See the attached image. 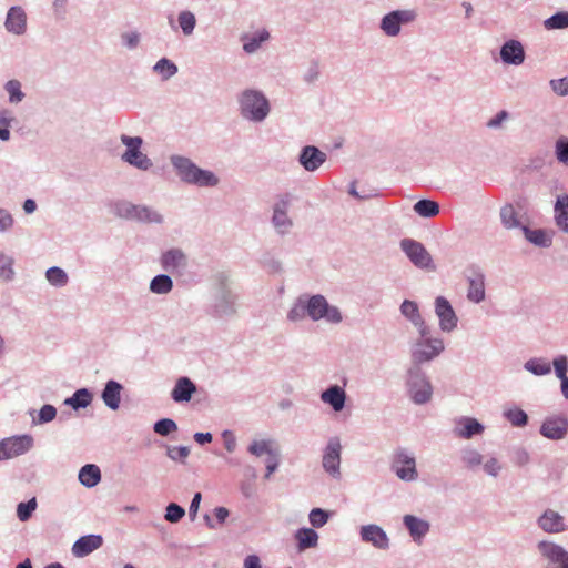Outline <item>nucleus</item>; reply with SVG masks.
<instances>
[{
    "instance_id": "nucleus-36",
    "label": "nucleus",
    "mask_w": 568,
    "mask_h": 568,
    "mask_svg": "<svg viewBox=\"0 0 568 568\" xmlns=\"http://www.w3.org/2000/svg\"><path fill=\"white\" fill-rule=\"evenodd\" d=\"M92 402V394L87 388L78 389L72 397L64 400L65 405L72 406L74 409L85 408Z\"/></svg>"
},
{
    "instance_id": "nucleus-24",
    "label": "nucleus",
    "mask_w": 568,
    "mask_h": 568,
    "mask_svg": "<svg viewBox=\"0 0 568 568\" xmlns=\"http://www.w3.org/2000/svg\"><path fill=\"white\" fill-rule=\"evenodd\" d=\"M403 521L405 527L408 529L409 535L416 542H420L429 531V524L413 515H405Z\"/></svg>"
},
{
    "instance_id": "nucleus-1",
    "label": "nucleus",
    "mask_w": 568,
    "mask_h": 568,
    "mask_svg": "<svg viewBox=\"0 0 568 568\" xmlns=\"http://www.w3.org/2000/svg\"><path fill=\"white\" fill-rule=\"evenodd\" d=\"M171 162L178 175L186 183L199 186H215L219 183L213 172L200 169L187 158L173 155Z\"/></svg>"
},
{
    "instance_id": "nucleus-28",
    "label": "nucleus",
    "mask_w": 568,
    "mask_h": 568,
    "mask_svg": "<svg viewBox=\"0 0 568 568\" xmlns=\"http://www.w3.org/2000/svg\"><path fill=\"white\" fill-rule=\"evenodd\" d=\"M321 399L335 412H341L345 406L346 394L342 387L334 385L322 393Z\"/></svg>"
},
{
    "instance_id": "nucleus-5",
    "label": "nucleus",
    "mask_w": 568,
    "mask_h": 568,
    "mask_svg": "<svg viewBox=\"0 0 568 568\" xmlns=\"http://www.w3.org/2000/svg\"><path fill=\"white\" fill-rule=\"evenodd\" d=\"M114 213L124 219L146 223H162L163 216L145 205H135L128 201H119L114 204Z\"/></svg>"
},
{
    "instance_id": "nucleus-14",
    "label": "nucleus",
    "mask_w": 568,
    "mask_h": 568,
    "mask_svg": "<svg viewBox=\"0 0 568 568\" xmlns=\"http://www.w3.org/2000/svg\"><path fill=\"white\" fill-rule=\"evenodd\" d=\"M392 469L403 480L412 481L417 478L415 458L404 450H398L393 459Z\"/></svg>"
},
{
    "instance_id": "nucleus-51",
    "label": "nucleus",
    "mask_w": 568,
    "mask_h": 568,
    "mask_svg": "<svg viewBox=\"0 0 568 568\" xmlns=\"http://www.w3.org/2000/svg\"><path fill=\"white\" fill-rule=\"evenodd\" d=\"M505 417L511 423V425L517 427L525 426L528 422L527 414L518 408L506 410Z\"/></svg>"
},
{
    "instance_id": "nucleus-64",
    "label": "nucleus",
    "mask_w": 568,
    "mask_h": 568,
    "mask_svg": "<svg viewBox=\"0 0 568 568\" xmlns=\"http://www.w3.org/2000/svg\"><path fill=\"white\" fill-rule=\"evenodd\" d=\"M13 225L12 215L4 209H0V232L10 230Z\"/></svg>"
},
{
    "instance_id": "nucleus-42",
    "label": "nucleus",
    "mask_w": 568,
    "mask_h": 568,
    "mask_svg": "<svg viewBox=\"0 0 568 568\" xmlns=\"http://www.w3.org/2000/svg\"><path fill=\"white\" fill-rule=\"evenodd\" d=\"M400 313L412 322V324H422L418 305L409 300H405L400 305Z\"/></svg>"
},
{
    "instance_id": "nucleus-19",
    "label": "nucleus",
    "mask_w": 568,
    "mask_h": 568,
    "mask_svg": "<svg viewBox=\"0 0 568 568\" xmlns=\"http://www.w3.org/2000/svg\"><path fill=\"white\" fill-rule=\"evenodd\" d=\"M298 161L306 171L313 172L326 161V154L316 146L307 145L302 149Z\"/></svg>"
},
{
    "instance_id": "nucleus-15",
    "label": "nucleus",
    "mask_w": 568,
    "mask_h": 568,
    "mask_svg": "<svg viewBox=\"0 0 568 568\" xmlns=\"http://www.w3.org/2000/svg\"><path fill=\"white\" fill-rule=\"evenodd\" d=\"M568 432V418L565 416H551L545 419L540 427V434L549 439H562Z\"/></svg>"
},
{
    "instance_id": "nucleus-7",
    "label": "nucleus",
    "mask_w": 568,
    "mask_h": 568,
    "mask_svg": "<svg viewBox=\"0 0 568 568\" xmlns=\"http://www.w3.org/2000/svg\"><path fill=\"white\" fill-rule=\"evenodd\" d=\"M400 247L416 267L430 271L435 270L432 255L420 242L404 239L400 241Z\"/></svg>"
},
{
    "instance_id": "nucleus-27",
    "label": "nucleus",
    "mask_w": 568,
    "mask_h": 568,
    "mask_svg": "<svg viewBox=\"0 0 568 568\" xmlns=\"http://www.w3.org/2000/svg\"><path fill=\"white\" fill-rule=\"evenodd\" d=\"M484 432V426L475 418L463 417L460 418L455 428L457 436L462 438H471L475 435H479Z\"/></svg>"
},
{
    "instance_id": "nucleus-13",
    "label": "nucleus",
    "mask_w": 568,
    "mask_h": 568,
    "mask_svg": "<svg viewBox=\"0 0 568 568\" xmlns=\"http://www.w3.org/2000/svg\"><path fill=\"white\" fill-rule=\"evenodd\" d=\"M467 298L473 303H480L485 300V274L477 266L467 270Z\"/></svg>"
},
{
    "instance_id": "nucleus-43",
    "label": "nucleus",
    "mask_w": 568,
    "mask_h": 568,
    "mask_svg": "<svg viewBox=\"0 0 568 568\" xmlns=\"http://www.w3.org/2000/svg\"><path fill=\"white\" fill-rule=\"evenodd\" d=\"M500 219L503 224L508 229L517 227L520 224L517 217V212L511 204H507L501 207Z\"/></svg>"
},
{
    "instance_id": "nucleus-62",
    "label": "nucleus",
    "mask_w": 568,
    "mask_h": 568,
    "mask_svg": "<svg viewBox=\"0 0 568 568\" xmlns=\"http://www.w3.org/2000/svg\"><path fill=\"white\" fill-rule=\"evenodd\" d=\"M323 318L334 324L341 323L343 320L339 310L336 306H332L329 304H327Z\"/></svg>"
},
{
    "instance_id": "nucleus-16",
    "label": "nucleus",
    "mask_w": 568,
    "mask_h": 568,
    "mask_svg": "<svg viewBox=\"0 0 568 568\" xmlns=\"http://www.w3.org/2000/svg\"><path fill=\"white\" fill-rule=\"evenodd\" d=\"M435 311L439 318V326L444 332H452L457 326V316L445 297L438 296L436 298Z\"/></svg>"
},
{
    "instance_id": "nucleus-56",
    "label": "nucleus",
    "mask_w": 568,
    "mask_h": 568,
    "mask_svg": "<svg viewBox=\"0 0 568 568\" xmlns=\"http://www.w3.org/2000/svg\"><path fill=\"white\" fill-rule=\"evenodd\" d=\"M308 518L313 527L321 528L327 523L328 514L321 508H314L311 510Z\"/></svg>"
},
{
    "instance_id": "nucleus-25",
    "label": "nucleus",
    "mask_w": 568,
    "mask_h": 568,
    "mask_svg": "<svg viewBox=\"0 0 568 568\" xmlns=\"http://www.w3.org/2000/svg\"><path fill=\"white\" fill-rule=\"evenodd\" d=\"M123 386L115 381H109L102 390L101 397L104 404L112 410H116L121 403Z\"/></svg>"
},
{
    "instance_id": "nucleus-2",
    "label": "nucleus",
    "mask_w": 568,
    "mask_h": 568,
    "mask_svg": "<svg viewBox=\"0 0 568 568\" xmlns=\"http://www.w3.org/2000/svg\"><path fill=\"white\" fill-rule=\"evenodd\" d=\"M418 328L419 339L415 343L412 351V361L415 364L430 362L437 357L445 348L444 342L440 338L430 336V329L422 318V324H413Z\"/></svg>"
},
{
    "instance_id": "nucleus-63",
    "label": "nucleus",
    "mask_w": 568,
    "mask_h": 568,
    "mask_svg": "<svg viewBox=\"0 0 568 568\" xmlns=\"http://www.w3.org/2000/svg\"><path fill=\"white\" fill-rule=\"evenodd\" d=\"M511 460L517 466H525L529 462V454L524 448H517L513 452Z\"/></svg>"
},
{
    "instance_id": "nucleus-59",
    "label": "nucleus",
    "mask_w": 568,
    "mask_h": 568,
    "mask_svg": "<svg viewBox=\"0 0 568 568\" xmlns=\"http://www.w3.org/2000/svg\"><path fill=\"white\" fill-rule=\"evenodd\" d=\"M551 90L560 95L566 97L568 95V78H561V79H554L549 82Z\"/></svg>"
},
{
    "instance_id": "nucleus-8",
    "label": "nucleus",
    "mask_w": 568,
    "mask_h": 568,
    "mask_svg": "<svg viewBox=\"0 0 568 568\" xmlns=\"http://www.w3.org/2000/svg\"><path fill=\"white\" fill-rule=\"evenodd\" d=\"M33 446L31 435L6 438L0 442V460L17 457L27 453Z\"/></svg>"
},
{
    "instance_id": "nucleus-49",
    "label": "nucleus",
    "mask_w": 568,
    "mask_h": 568,
    "mask_svg": "<svg viewBox=\"0 0 568 568\" xmlns=\"http://www.w3.org/2000/svg\"><path fill=\"white\" fill-rule=\"evenodd\" d=\"M13 260L0 253V278L3 281H11L14 272L12 268Z\"/></svg>"
},
{
    "instance_id": "nucleus-4",
    "label": "nucleus",
    "mask_w": 568,
    "mask_h": 568,
    "mask_svg": "<svg viewBox=\"0 0 568 568\" xmlns=\"http://www.w3.org/2000/svg\"><path fill=\"white\" fill-rule=\"evenodd\" d=\"M415 364L407 373V387L409 395L415 404L422 405L430 400L433 387L426 374Z\"/></svg>"
},
{
    "instance_id": "nucleus-41",
    "label": "nucleus",
    "mask_w": 568,
    "mask_h": 568,
    "mask_svg": "<svg viewBox=\"0 0 568 568\" xmlns=\"http://www.w3.org/2000/svg\"><path fill=\"white\" fill-rule=\"evenodd\" d=\"M154 72L161 75L162 80H169L178 72V67L169 59H160L153 67Z\"/></svg>"
},
{
    "instance_id": "nucleus-12",
    "label": "nucleus",
    "mask_w": 568,
    "mask_h": 568,
    "mask_svg": "<svg viewBox=\"0 0 568 568\" xmlns=\"http://www.w3.org/2000/svg\"><path fill=\"white\" fill-rule=\"evenodd\" d=\"M538 549L547 560L546 568H568V551L561 546L554 542L540 541Z\"/></svg>"
},
{
    "instance_id": "nucleus-20",
    "label": "nucleus",
    "mask_w": 568,
    "mask_h": 568,
    "mask_svg": "<svg viewBox=\"0 0 568 568\" xmlns=\"http://www.w3.org/2000/svg\"><path fill=\"white\" fill-rule=\"evenodd\" d=\"M539 527L550 534L562 532L566 530V524L562 516L552 509H547L538 519Z\"/></svg>"
},
{
    "instance_id": "nucleus-52",
    "label": "nucleus",
    "mask_w": 568,
    "mask_h": 568,
    "mask_svg": "<svg viewBox=\"0 0 568 568\" xmlns=\"http://www.w3.org/2000/svg\"><path fill=\"white\" fill-rule=\"evenodd\" d=\"M270 440H254L248 446V452L254 456H262L263 454H266L270 456L272 453H274L276 449H272Z\"/></svg>"
},
{
    "instance_id": "nucleus-38",
    "label": "nucleus",
    "mask_w": 568,
    "mask_h": 568,
    "mask_svg": "<svg viewBox=\"0 0 568 568\" xmlns=\"http://www.w3.org/2000/svg\"><path fill=\"white\" fill-rule=\"evenodd\" d=\"M414 211L423 217H434L439 213V205L432 200H419L414 205Z\"/></svg>"
},
{
    "instance_id": "nucleus-21",
    "label": "nucleus",
    "mask_w": 568,
    "mask_h": 568,
    "mask_svg": "<svg viewBox=\"0 0 568 568\" xmlns=\"http://www.w3.org/2000/svg\"><path fill=\"white\" fill-rule=\"evenodd\" d=\"M500 58L507 64L519 65L525 60V51L517 40H509L500 49Z\"/></svg>"
},
{
    "instance_id": "nucleus-34",
    "label": "nucleus",
    "mask_w": 568,
    "mask_h": 568,
    "mask_svg": "<svg viewBox=\"0 0 568 568\" xmlns=\"http://www.w3.org/2000/svg\"><path fill=\"white\" fill-rule=\"evenodd\" d=\"M268 38L270 33L266 30L252 36L245 34L242 37L243 50L246 53H254L260 49L262 42L268 40Z\"/></svg>"
},
{
    "instance_id": "nucleus-44",
    "label": "nucleus",
    "mask_w": 568,
    "mask_h": 568,
    "mask_svg": "<svg viewBox=\"0 0 568 568\" xmlns=\"http://www.w3.org/2000/svg\"><path fill=\"white\" fill-rule=\"evenodd\" d=\"M179 24L185 36H190L193 33L196 19L195 16L191 11H182L179 14Z\"/></svg>"
},
{
    "instance_id": "nucleus-50",
    "label": "nucleus",
    "mask_w": 568,
    "mask_h": 568,
    "mask_svg": "<svg viewBox=\"0 0 568 568\" xmlns=\"http://www.w3.org/2000/svg\"><path fill=\"white\" fill-rule=\"evenodd\" d=\"M462 462L468 468L477 467L483 462V456L475 449H465L462 453Z\"/></svg>"
},
{
    "instance_id": "nucleus-48",
    "label": "nucleus",
    "mask_w": 568,
    "mask_h": 568,
    "mask_svg": "<svg viewBox=\"0 0 568 568\" xmlns=\"http://www.w3.org/2000/svg\"><path fill=\"white\" fill-rule=\"evenodd\" d=\"M37 508L36 498H31L27 503H20L17 507V516L21 521H27L31 518L32 513Z\"/></svg>"
},
{
    "instance_id": "nucleus-40",
    "label": "nucleus",
    "mask_w": 568,
    "mask_h": 568,
    "mask_svg": "<svg viewBox=\"0 0 568 568\" xmlns=\"http://www.w3.org/2000/svg\"><path fill=\"white\" fill-rule=\"evenodd\" d=\"M173 282L169 275H156L150 283L151 292L155 294H166L171 292Z\"/></svg>"
},
{
    "instance_id": "nucleus-57",
    "label": "nucleus",
    "mask_w": 568,
    "mask_h": 568,
    "mask_svg": "<svg viewBox=\"0 0 568 568\" xmlns=\"http://www.w3.org/2000/svg\"><path fill=\"white\" fill-rule=\"evenodd\" d=\"M6 90L10 95L11 102H20L24 97V94L21 91V84L17 80L8 81L6 84Z\"/></svg>"
},
{
    "instance_id": "nucleus-47",
    "label": "nucleus",
    "mask_w": 568,
    "mask_h": 568,
    "mask_svg": "<svg viewBox=\"0 0 568 568\" xmlns=\"http://www.w3.org/2000/svg\"><path fill=\"white\" fill-rule=\"evenodd\" d=\"M185 515L183 507L175 503H170L166 506L164 518L166 521L175 524L179 523Z\"/></svg>"
},
{
    "instance_id": "nucleus-46",
    "label": "nucleus",
    "mask_w": 568,
    "mask_h": 568,
    "mask_svg": "<svg viewBox=\"0 0 568 568\" xmlns=\"http://www.w3.org/2000/svg\"><path fill=\"white\" fill-rule=\"evenodd\" d=\"M45 277L54 286H64L68 283L67 273L57 266L50 267L45 273Z\"/></svg>"
},
{
    "instance_id": "nucleus-54",
    "label": "nucleus",
    "mask_w": 568,
    "mask_h": 568,
    "mask_svg": "<svg viewBox=\"0 0 568 568\" xmlns=\"http://www.w3.org/2000/svg\"><path fill=\"white\" fill-rule=\"evenodd\" d=\"M166 455L174 462L185 463L190 455V448L186 446H169Z\"/></svg>"
},
{
    "instance_id": "nucleus-31",
    "label": "nucleus",
    "mask_w": 568,
    "mask_h": 568,
    "mask_svg": "<svg viewBox=\"0 0 568 568\" xmlns=\"http://www.w3.org/2000/svg\"><path fill=\"white\" fill-rule=\"evenodd\" d=\"M327 301L323 295H313L306 298L307 316L313 321H318L324 317L327 307Z\"/></svg>"
},
{
    "instance_id": "nucleus-37",
    "label": "nucleus",
    "mask_w": 568,
    "mask_h": 568,
    "mask_svg": "<svg viewBox=\"0 0 568 568\" xmlns=\"http://www.w3.org/2000/svg\"><path fill=\"white\" fill-rule=\"evenodd\" d=\"M524 367L526 371H528L537 376L546 375L551 372L550 363L541 357H535V358L528 359L525 363Z\"/></svg>"
},
{
    "instance_id": "nucleus-26",
    "label": "nucleus",
    "mask_w": 568,
    "mask_h": 568,
    "mask_svg": "<svg viewBox=\"0 0 568 568\" xmlns=\"http://www.w3.org/2000/svg\"><path fill=\"white\" fill-rule=\"evenodd\" d=\"M195 390V384L190 378L181 377L172 389L171 396L176 403L189 402Z\"/></svg>"
},
{
    "instance_id": "nucleus-29",
    "label": "nucleus",
    "mask_w": 568,
    "mask_h": 568,
    "mask_svg": "<svg viewBox=\"0 0 568 568\" xmlns=\"http://www.w3.org/2000/svg\"><path fill=\"white\" fill-rule=\"evenodd\" d=\"M235 296L231 292H223L214 306V315L223 318L235 313Z\"/></svg>"
},
{
    "instance_id": "nucleus-3",
    "label": "nucleus",
    "mask_w": 568,
    "mask_h": 568,
    "mask_svg": "<svg viewBox=\"0 0 568 568\" xmlns=\"http://www.w3.org/2000/svg\"><path fill=\"white\" fill-rule=\"evenodd\" d=\"M240 108L242 115L254 122L263 121L270 112V104L265 95L261 91L252 89L242 92Z\"/></svg>"
},
{
    "instance_id": "nucleus-10",
    "label": "nucleus",
    "mask_w": 568,
    "mask_h": 568,
    "mask_svg": "<svg viewBox=\"0 0 568 568\" xmlns=\"http://www.w3.org/2000/svg\"><path fill=\"white\" fill-rule=\"evenodd\" d=\"M341 450L342 445L339 438H329L324 450L322 465L325 471L328 473L334 478H338L341 476Z\"/></svg>"
},
{
    "instance_id": "nucleus-39",
    "label": "nucleus",
    "mask_w": 568,
    "mask_h": 568,
    "mask_svg": "<svg viewBox=\"0 0 568 568\" xmlns=\"http://www.w3.org/2000/svg\"><path fill=\"white\" fill-rule=\"evenodd\" d=\"M546 30H560L568 28V11H558L544 21Z\"/></svg>"
},
{
    "instance_id": "nucleus-11",
    "label": "nucleus",
    "mask_w": 568,
    "mask_h": 568,
    "mask_svg": "<svg viewBox=\"0 0 568 568\" xmlns=\"http://www.w3.org/2000/svg\"><path fill=\"white\" fill-rule=\"evenodd\" d=\"M292 196L286 193L278 197L273 206L272 223L278 233L285 234L293 226L292 220L287 215Z\"/></svg>"
},
{
    "instance_id": "nucleus-58",
    "label": "nucleus",
    "mask_w": 568,
    "mask_h": 568,
    "mask_svg": "<svg viewBox=\"0 0 568 568\" xmlns=\"http://www.w3.org/2000/svg\"><path fill=\"white\" fill-rule=\"evenodd\" d=\"M555 374L559 379L568 378V358L565 355L556 357L552 362Z\"/></svg>"
},
{
    "instance_id": "nucleus-23",
    "label": "nucleus",
    "mask_w": 568,
    "mask_h": 568,
    "mask_svg": "<svg viewBox=\"0 0 568 568\" xmlns=\"http://www.w3.org/2000/svg\"><path fill=\"white\" fill-rule=\"evenodd\" d=\"M102 544L103 539L99 535L83 536L74 542L72 552L75 557H84L100 548Z\"/></svg>"
},
{
    "instance_id": "nucleus-32",
    "label": "nucleus",
    "mask_w": 568,
    "mask_h": 568,
    "mask_svg": "<svg viewBox=\"0 0 568 568\" xmlns=\"http://www.w3.org/2000/svg\"><path fill=\"white\" fill-rule=\"evenodd\" d=\"M79 480L85 487H94L101 480V471L97 465L88 464L79 471Z\"/></svg>"
},
{
    "instance_id": "nucleus-33",
    "label": "nucleus",
    "mask_w": 568,
    "mask_h": 568,
    "mask_svg": "<svg viewBox=\"0 0 568 568\" xmlns=\"http://www.w3.org/2000/svg\"><path fill=\"white\" fill-rule=\"evenodd\" d=\"M295 538L297 540V547L300 551L316 547L318 541L317 532L311 528L298 529L295 534Z\"/></svg>"
},
{
    "instance_id": "nucleus-6",
    "label": "nucleus",
    "mask_w": 568,
    "mask_h": 568,
    "mask_svg": "<svg viewBox=\"0 0 568 568\" xmlns=\"http://www.w3.org/2000/svg\"><path fill=\"white\" fill-rule=\"evenodd\" d=\"M121 142L126 146L122 160L140 170L146 171L152 166L151 160L140 151L143 140L140 136L121 135Z\"/></svg>"
},
{
    "instance_id": "nucleus-9",
    "label": "nucleus",
    "mask_w": 568,
    "mask_h": 568,
    "mask_svg": "<svg viewBox=\"0 0 568 568\" xmlns=\"http://www.w3.org/2000/svg\"><path fill=\"white\" fill-rule=\"evenodd\" d=\"M416 14L412 10H396L387 13L381 21V29L388 37H396L400 32L402 23L414 21Z\"/></svg>"
},
{
    "instance_id": "nucleus-53",
    "label": "nucleus",
    "mask_w": 568,
    "mask_h": 568,
    "mask_svg": "<svg viewBox=\"0 0 568 568\" xmlns=\"http://www.w3.org/2000/svg\"><path fill=\"white\" fill-rule=\"evenodd\" d=\"M154 432L161 436H168L178 429L173 419L162 418L154 424Z\"/></svg>"
},
{
    "instance_id": "nucleus-35",
    "label": "nucleus",
    "mask_w": 568,
    "mask_h": 568,
    "mask_svg": "<svg viewBox=\"0 0 568 568\" xmlns=\"http://www.w3.org/2000/svg\"><path fill=\"white\" fill-rule=\"evenodd\" d=\"M523 231L525 237L535 245L541 247H548L551 245V237L544 230H530L529 227L524 226Z\"/></svg>"
},
{
    "instance_id": "nucleus-30",
    "label": "nucleus",
    "mask_w": 568,
    "mask_h": 568,
    "mask_svg": "<svg viewBox=\"0 0 568 568\" xmlns=\"http://www.w3.org/2000/svg\"><path fill=\"white\" fill-rule=\"evenodd\" d=\"M555 220L557 226L568 233V195L558 196L555 204Z\"/></svg>"
},
{
    "instance_id": "nucleus-17",
    "label": "nucleus",
    "mask_w": 568,
    "mask_h": 568,
    "mask_svg": "<svg viewBox=\"0 0 568 568\" xmlns=\"http://www.w3.org/2000/svg\"><path fill=\"white\" fill-rule=\"evenodd\" d=\"M161 265L171 274H182L187 265V258L182 250L171 248L162 254Z\"/></svg>"
},
{
    "instance_id": "nucleus-45",
    "label": "nucleus",
    "mask_w": 568,
    "mask_h": 568,
    "mask_svg": "<svg viewBox=\"0 0 568 568\" xmlns=\"http://www.w3.org/2000/svg\"><path fill=\"white\" fill-rule=\"evenodd\" d=\"M307 316L306 297L301 296L290 310L287 318L292 322L303 320Z\"/></svg>"
},
{
    "instance_id": "nucleus-18",
    "label": "nucleus",
    "mask_w": 568,
    "mask_h": 568,
    "mask_svg": "<svg viewBox=\"0 0 568 568\" xmlns=\"http://www.w3.org/2000/svg\"><path fill=\"white\" fill-rule=\"evenodd\" d=\"M361 538L378 549L385 550L389 547V539L386 532L377 525L363 526L361 528Z\"/></svg>"
},
{
    "instance_id": "nucleus-55",
    "label": "nucleus",
    "mask_w": 568,
    "mask_h": 568,
    "mask_svg": "<svg viewBox=\"0 0 568 568\" xmlns=\"http://www.w3.org/2000/svg\"><path fill=\"white\" fill-rule=\"evenodd\" d=\"M555 153L560 163L568 164V140L565 136L556 141Z\"/></svg>"
},
{
    "instance_id": "nucleus-61",
    "label": "nucleus",
    "mask_w": 568,
    "mask_h": 568,
    "mask_svg": "<svg viewBox=\"0 0 568 568\" xmlns=\"http://www.w3.org/2000/svg\"><path fill=\"white\" fill-rule=\"evenodd\" d=\"M266 465V474L265 478H270V476L277 469L280 465V454L277 450L267 456L265 460Z\"/></svg>"
},
{
    "instance_id": "nucleus-60",
    "label": "nucleus",
    "mask_w": 568,
    "mask_h": 568,
    "mask_svg": "<svg viewBox=\"0 0 568 568\" xmlns=\"http://www.w3.org/2000/svg\"><path fill=\"white\" fill-rule=\"evenodd\" d=\"M57 416V409L52 405H43L39 412L38 423L44 424L53 420Z\"/></svg>"
},
{
    "instance_id": "nucleus-22",
    "label": "nucleus",
    "mask_w": 568,
    "mask_h": 568,
    "mask_svg": "<svg viewBox=\"0 0 568 568\" xmlns=\"http://www.w3.org/2000/svg\"><path fill=\"white\" fill-rule=\"evenodd\" d=\"M4 26L6 29L11 33L23 34L27 29V16L22 8H10L7 14Z\"/></svg>"
}]
</instances>
